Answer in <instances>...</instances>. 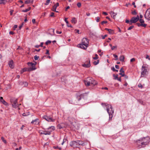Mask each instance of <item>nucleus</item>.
Instances as JSON below:
<instances>
[{
	"instance_id": "obj_1",
	"label": "nucleus",
	"mask_w": 150,
	"mask_h": 150,
	"mask_svg": "<svg viewBox=\"0 0 150 150\" xmlns=\"http://www.w3.org/2000/svg\"><path fill=\"white\" fill-rule=\"evenodd\" d=\"M150 142V139L148 137L141 138L136 141L137 144L139 148L145 147Z\"/></svg>"
},
{
	"instance_id": "obj_2",
	"label": "nucleus",
	"mask_w": 150,
	"mask_h": 150,
	"mask_svg": "<svg viewBox=\"0 0 150 150\" xmlns=\"http://www.w3.org/2000/svg\"><path fill=\"white\" fill-rule=\"evenodd\" d=\"M86 86H88L91 85L94 86L97 84V82L92 78L88 77L86 80L84 81Z\"/></svg>"
},
{
	"instance_id": "obj_3",
	"label": "nucleus",
	"mask_w": 150,
	"mask_h": 150,
	"mask_svg": "<svg viewBox=\"0 0 150 150\" xmlns=\"http://www.w3.org/2000/svg\"><path fill=\"white\" fill-rule=\"evenodd\" d=\"M89 44V40L86 38H84L82 40L81 43L79 44V47L83 49H86Z\"/></svg>"
},
{
	"instance_id": "obj_4",
	"label": "nucleus",
	"mask_w": 150,
	"mask_h": 150,
	"mask_svg": "<svg viewBox=\"0 0 150 150\" xmlns=\"http://www.w3.org/2000/svg\"><path fill=\"white\" fill-rule=\"evenodd\" d=\"M107 110L109 115V120H111L112 117V114L114 113L112 106L111 105H108L107 108Z\"/></svg>"
},
{
	"instance_id": "obj_5",
	"label": "nucleus",
	"mask_w": 150,
	"mask_h": 150,
	"mask_svg": "<svg viewBox=\"0 0 150 150\" xmlns=\"http://www.w3.org/2000/svg\"><path fill=\"white\" fill-rule=\"evenodd\" d=\"M10 102L12 106L14 108H16L18 105L17 103V99L14 98H12L10 99Z\"/></svg>"
},
{
	"instance_id": "obj_6",
	"label": "nucleus",
	"mask_w": 150,
	"mask_h": 150,
	"mask_svg": "<svg viewBox=\"0 0 150 150\" xmlns=\"http://www.w3.org/2000/svg\"><path fill=\"white\" fill-rule=\"evenodd\" d=\"M142 71L141 72V77H144L146 74V73L147 72L146 67L143 65L142 67Z\"/></svg>"
},
{
	"instance_id": "obj_7",
	"label": "nucleus",
	"mask_w": 150,
	"mask_h": 150,
	"mask_svg": "<svg viewBox=\"0 0 150 150\" xmlns=\"http://www.w3.org/2000/svg\"><path fill=\"white\" fill-rule=\"evenodd\" d=\"M144 17L146 19L148 20H150V8L146 10L144 15Z\"/></svg>"
},
{
	"instance_id": "obj_8",
	"label": "nucleus",
	"mask_w": 150,
	"mask_h": 150,
	"mask_svg": "<svg viewBox=\"0 0 150 150\" xmlns=\"http://www.w3.org/2000/svg\"><path fill=\"white\" fill-rule=\"evenodd\" d=\"M82 66L85 68H89L91 66L90 60L89 59L88 61L87 62H86L83 64H82Z\"/></svg>"
},
{
	"instance_id": "obj_9",
	"label": "nucleus",
	"mask_w": 150,
	"mask_h": 150,
	"mask_svg": "<svg viewBox=\"0 0 150 150\" xmlns=\"http://www.w3.org/2000/svg\"><path fill=\"white\" fill-rule=\"evenodd\" d=\"M27 64L29 66H31V67H30L29 68L30 70V71L34 70L36 69L35 68V64H34V63H32V62H28Z\"/></svg>"
},
{
	"instance_id": "obj_10",
	"label": "nucleus",
	"mask_w": 150,
	"mask_h": 150,
	"mask_svg": "<svg viewBox=\"0 0 150 150\" xmlns=\"http://www.w3.org/2000/svg\"><path fill=\"white\" fill-rule=\"evenodd\" d=\"M139 20V16L137 15L136 17H134L132 18L130 22H133V23H135L137 22Z\"/></svg>"
},
{
	"instance_id": "obj_11",
	"label": "nucleus",
	"mask_w": 150,
	"mask_h": 150,
	"mask_svg": "<svg viewBox=\"0 0 150 150\" xmlns=\"http://www.w3.org/2000/svg\"><path fill=\"white\" fill-rule=\"evenodd\" d=\"M51 132H52L51 130L50 131H46L40 130L39 131V132L40 134H44L45 135H50L51 134Z\"/></svg>"
},
{
	"instance_id": "obj_12",
	"label": "nucleus",
	"mask_w": 150,
	"mask_h": 150,
	"mask_svg": "<svg viewBox=\"0 0 150 150\" xmlns=\"http://www.w3.org/2000/svg\"><path fill=\"white\" fill-rule=\"evenodd\" d=\"M43 118L49 122H54L55 121V119H52L50 117L48 116H47L45 115L43 116Z\"/></svg>"
},
{
	"instance_id": "obj_13",
	"label": "nucleus",
	"mask_w": 150,
	"mask_h": 150,
	"mask_svg": "<svg viewBox=\"0 0 150 150\" xmlns=\"http://www.w3.org/2000/svg\"><path fill=\"white\" fill-rule=\"evenodd\" d=\"M77 141H73L70 143V146L74 148L77 147Z\"/></svg>"
},
{
	"instance_id": "obj_14",
	"label": "nucleus",
	"mask_w": 150,
	"mask_h": 150,
	"mask_svg": "<svg viewBox=\"0 0 150 150\" xmlns=\"http://www.w3.org/2000/svg\"><path fill=\"white\" fill-rule=\"evenodd\" d=\"M8 65L9 67L11 69H13L14 67V64L13 61L12 60H10L8 63Z\"/></svg>"
},
{
	"instance_id": "obj_15",
	"label": "nucleus",
	"mask_w": 150,
	"mask_h": 150,
	"mask_svg": "<svg viewBox=\"0 0 150 150\" xmlns=\"http://www.w3.org/2000/svg\"><path fill=\"white\" fill-rule=\"evenodd\" d=\"M38 119H36L35 120H33L31 122V123L32 124H34L35 125H38L39 124Z\"/></svg>"
},
{
	"instance_id": "obj_16",
	"label": "nucleus",
	"mask_w": 150,
	"mask_h": 150,
	"mask_svg": "<svg viewBox=\"0 0 150 150\" xmlns=\"http://www.w3.org/2000/svg\"><path fill=\"white\" fill-rule=\"evenodd\" d=\"M19 84L23 87H27L28 86V83L26 82H21Z\"/></svg>"
},
{
	"instance_id": "obj_17",
	"label": "nucleus",
	"mask_w": 150,
	"mask_h": 150,
	"mask_svg": "<svg viewBox=\"0 0 150 150\" xmlns=\"http://www.w3.org/2000/svg\"><path fill=\"white\" fill-rule=\"evenodd\" d=\"M105 30L108 31L109 33L110 34H113L114 33V31L112 30L107 28H105Z\"/></svg>"
},
{
	"instance_id": "obj_18",
	"label": "nucleus",
	"mask_w": 150,
	"mask_h": 150,
	"mask_svg": "<svg viewBox=\"0 0 150 150\" xmlns=\"http://www.w3.org/2000/svg\"><path fill=\"white\" fill-rule=\"evenodd\" d=\"M136 24L139 27L141 26L142 27H145L147 25V24H141V23H137Z\"/></svg>"
},
{
	"instance_id": "obj_19",
	"label": "nucleus",
	"mask_w": 150,
	"mask_h": 150,
	"mask_svg": "<svg viewBox=\"0 0 150 150\" xmlns=\"http://www.w3.org/2000/svg\"><path fill=\"white\" fill-rule=\"evenodd\" d=\"M77 144H79V145H81L82 146H83L84 145V143L82 141L78 140L77 141Z\"/></svg>"
},
{
	"instance_id": "obj_20",
	"label": "nucleus",
	"mask_w": 150,
	"mask_h": 150,
	"mask_svg": "<svg viewBox=\"0 0 150 150\" xmlns=\"http://www.w3.org/2000/svg\"><path fill=\"white\" fill-rule=\"evenodd\" d=\"M119 59L120 61L124 62L125 60L124 56L123 55L120 56L119 58Z\"/></svg>"
},
{
	"instance_id": "obj_21",
	"label": "nucleus",
	"mask_w": 150,
	"mask_h": 150,
	"mask_svg": "<svg viewBox=\"0 0 150 150\" xmlns=\"http://www.w3.org/2000/svg\"><path fill=\"white\" fill-rule=\"evenodd\" d=\"M110 13L111 14H112V17L115 19V16L117 15V13H115L113 12H112V11H111L110 12Z\"/></svg>"
},
{
	"instance_id": "obj_22",
	"label": "nucleus",
	"mask_w": 150,
	"mask_h": 150,
	"mask_svg": "<svg viewBox=\"0 0 150 150\" xmlns=\"http://www.w3.org/2000/svg\"><path fill=\"white\" fill-rule=\"evenodd\" d=\"M55 129V128L54 126H51V127H50L47 128V129L48 131H50L51 130L52 131L54 130Z\"/></svg>"
},
{
	"instance_id": "obj_23",
	"label": "nucleus",
	"mask_w": 150,
	"mask_h": 150,
	"mask_svg": "<svg viewBox=\"0 0 150 150\" xmlns=\"http://www.w3.org/2000/svg\"><path fill=\"white\" fill-rule=\"evenodd\" d=\"M71 21L72 23H76L77 21L76 20V18L75 17H73L72 18Z\"/></svg>"
},
{
	"instance_id": "obj_24",
	"label": "nucleus",
	"mask_w": 150,
	"mask_h": 150,
	"mask_svg": "<svg viewBox=\"0 0 150 150\" xmlns=\"http://www.w3.org/2000/svg\"><path fill=\"white\" fill-rule=\"evenodd\" d=\"M64 124L63 123L61 124H59L57 125V127L59 129H61L63 127Z\"/></svg>"
},
{
	"instance_id": "obj_25",
	"label": "nucleus",
	"mask_w": 150,
	"mask_h": 150,
	"mask_svg": "<svg viewBox=\"0 0 150 150\" xmlns=\"http://www.w3.org/2000/svg\"><path fill=\"white\" fill-rule=\"evenodd\" d=\"M57 7V6L54 5L53 7L52 10L53 11H55L56 12H58V11H56V9Z\"/></svg>"
},
{
	"instance_id": "obj_26",
	"label": "nucleus",
	"mask_w": 150,
	"mask_h": 150,
	"mask_svg": "<svg viewBox=\"0 0 150 150\" xmlns=\"http://www.w3.org/2000/svg\"><path fill=\"white\" fill-rule=\"evenodd\" d=\"M23 72H25L26 71H31L30 69H28L26 68H25L23 69Z\"/></svg>"
},
{
	"instance_id": "obj_27",
	"label": "nucleus",
	"mask_w": 150,
	"mask_h": 150,
	"mask_svg": "<svg viewBox=\"0 0 150 150\" xmlns=\"http://www.w3.org/2000/svg\"><path fill=\"white\" fill-rule=\"evenodd\" d=\"M1 139L2 141L4 142V144H6V141L4 139V138L3 137H1Z\"/></svg>"
},
{
	"instance_id": "obj_28",
	"label": "nucleus",
	"mask_w": 150,
	"mask_h": 150,
	"mask_svg": "<svg viewBox=\"0 0 150 150\" xmlns=\"http://www.w3.org/2000/svg\"><path fill=\"white\" fill-rule=\"evenodd\" d=\"M99 60H97L96 61H94L93 62V63L94 65H96L99 63Z\"/></svg>"
},
{
	"instance_id": "obj_29",
	"label": "nucleus",
	"mask_w": 150,
	"mask_h": 150,
	"mask_svg": "<svg viewBox=\"0 0 150 150\" xmlns=\"http://www.w3.org/2000/svg\"><path fill=\"white\" fill-rule=\"evenodd\" d=\"M1 102H2L4 104L6 105H8V104L4 100H2Z\"/></svg>"
},
{
	"instance_id": "obj_30",
	"label": "nucleus",
	"mask_w": 150,
	"mask_h": 150,
	"mask_svg": "<svg viewBox=\"0 0 150 150\" xmlns=\"http://www.w3.org/2000/svg\"><path fill=\"white\" fill-rule=\"evenodd\" d=\"M139 21L140 22V23L141 24H144V21L142 19H139Z\"/></svg>"
},
{
	"instance_id": "obj_31",
	"label": "nucleus",
	"mask_w": 150,
	"mask_h": 150,
	"mask_svg": "<svg viewBox=\"0 0 150 150\" xmlns=\"http://www.w3.org/2000/svg\"><path fill=\"white\" fill-rule=\"evenodd\" d=\"M31 2L30 0H26L25 1V4H28Z\"/></svg>"
},
{
	"instance_id": "obj_32",
	"label": "nucleus",
	"mask_w": 150,
	"mask_h": 150,
	"mask_svg": "<svg viewBox=\"0 0 150 150\" xmlns=\"http://www.w3.org/2000/svg\"><path fill=\"white\" fill-rule=\"evenodd\" d=\"M83 95L82 94H81L79 96H78L77 97V98L78 99V100L79 101L80 100H81V97L83 96Z\"/></svg>"
},
{
	"instance_id": "obj_33",
	"label": "nucleus",
	"mask_w": 150,
	"mask_h": 150,
	"mask_svg": "<svg viewBox=\"0 0 150 150\" xmlns=\"http://www.w3.org/2000/svg\"><path fill=\"white\" fill-rule=\"evenodd\" d=\"M95 57H93V58L95 60H96L98 59V55L97 54H95Z\"/></svg>"
},
{
	"instance_id": "obj_34",
	"label": "nucleus",
	"mask_w": 150,
	"mask_h": 150,
	"mask_svg": "<svg viewBox=\"0 0 150 150\" xmlns=\"http://www.w3.org/2000/svg\"><path fill=\"white\" fill-rule=\"evenodd\" d=\"M50 0H47L46 1V3L45 4V5H48L50 2Z\"/></svg>"
},
{
	"instance_id": "obj_35",
	"label": "nucleus",
	"mask_w": 150,
	"mask_h": 150,
	"mask_svg": "<svg viewBox=\"0 0 150 150\" xmlns=\"http://www.w3.org/2000/svg\"><path fill=\"white\" fill-rule=\"evenodd\" d=\"M132 14L133 15H136L137 14V13L136 12V10H134V11L132 12Z\"/></svg>"
},
{
	"instance_id": "obj_36",
	"label": "nucleus",
	"mask_w": 150,
	"mask_h": 150,
	"mask_svg": "<svg viewBox=\"0 0 150 150\" xmlns=\"http://www.w3.org/2000/svg\"><path fill=\"white\" fill-rule=\"evenodd\" d=\"M5 0H0V4H5L4 2Z\"/></svg>"
},
{
	"instance_id": "obj_37",
	"label": "nucleus",
	"mask_w": 150,
	"mask_h": 150,
	"mask_svg": "<svg viewBox=\"0 0 150 150\" xmlns=\"http://www.w3.org/2000/svg\"><path fill=\"white\" fill-rule=\"evenodd\" d=\"M39 57V56H38L37 55H35L34 56V58L35 60H37L38 59Z\"/></svg>"
},
{
	"instance_id": "obj_38",
	"label": "nucleus",
	"mask_w": 150,
	"mask_h": 150,
	"mask_svg": "<svg viewBox=\"0 0 150 150\" xmlns=\"http://www.w3.org/2000/svg\"><path fill=\"white\" fill-rule=\"evenodd\" d=\"M51 43V41L50 40H48L46 42L45 44L46 45H47L48 44Z\"/></svg>"
},
{
	"instance_id": "obj_39",
	"label": "nucleus",
	"mask_w": 150,
	"mask_h": 150,
	"mask_svg": "<svg viewBox=\"0 0 150 150\" xmlns=\"http://www.w3.org/2000/svg\"><path fill=\"white\" fill-rule=\"evenodd\" d=\"M113 76L114 77V79H118V75L117 74L116 75H115V74L113 75Z\"/></svg>"
},
{
	"instance_id": "obj_40",
	"label": "nucleus",
	"mask_w": 150,
	"mask_h": 150,
	"mask_svg": "<svg viewBox=\"0 0 150 150\" xmlns=\"http://www.w3.org/2000/svg\"><path fill=\"white\" fill-rule=\"evenodd\" d=\"M77 5L78 7L80 8L81 7V3L80 2L78 3L77 4Z\"/></svg>"
},
{
	"instance_id": "obj_41",
	"label": "nucleus",
	"mask_w": 150,
	"mask_h": 150,
	"mask_svg": "<svg viewBox=\"0 0 150 150\" xmlns=\"http://www.w3.org/2000/svg\"><path fill=\"white\" fill-rule=\"evenodd\" d=\"M113 56L115 58V60H117L118 59V56L117 55H115V54H113Z\"/></svg>"
},
{
	"instance_id": "obj_42",
	"label": "nucleus",
	"mask_w": 150,
	"mask_h": 150,
	"mask_svg": "<svg viewBox=\"0 0 150 150\" xmlns=\"http://www.w3.org/2000/svg\"><path fill=\"white\" fill-rule=\"evenodd\" d=\"M53 148L55 149H58L59 150L61 149V148L60 147L59 148L58 146H53Z\"/></svg>"
},
{
	"instance_id": "obj_43",
	"label": "nucleus",
	"mask_w": 150,
	"mask_h": 150,
	"mask_svg": "<svg viewBox=\"0 0 150 150\" xmlns=\"http://www.w3.org/2000/svg\"><path fill=\"white\" fill-rule=\"evenodd\" d=\"M117 47V46H113L112 47L111 49L112 50H113L115 48H116Z\"/></svg>"
},
{
	"instance_id": "obj_44",
	"label": "nucleus",
	"mask_w": 150,
	"mask_h": 150,
	"mask_svg": "<svg viewBox=\"0 0 150 150\" xmlns=\"http://www.w3.org/2000/svg\"><path fill=\"white\" fill-rule=\"evenodd\" d=\"M107 21H103L101 22V23L102 25H103L104 24L107 23Z\"/></svg>"
},
{
	"instance_id": "obj_45",
	"label": "nucleus",
	"mask_w": 150,
	"mask_h": 150,
	"mask_svg": "<svg viewBox=\"0 0 150 150\" xmlns=\"http://www.w3.org/2000/svg\"><path fill=\"white\" fill-rule=\"evenodd\" d=\"M138 87H139V88H143V86H142V85L141 84V83H139L138 85Z\"/></svg>"
},
{
	"instance_id": "obj_46",
	"label": "nucleus",
	"mask_w": 150,
	"mask_h": 150,
	"mask_svg": "<svg viewBox=\"0 0 150 150\" xmlns=\"http://www.w3.org/2000/svg\"><path fill=\"white\" fill-rule=\"evenodd\" d=\"M96 20L97 22H99L100 21V18L99 17H96Z\"/></svg>"
},
{
	"instance_id": "obj_47",
	"label": "nucleus",
	"mask_w": 150,
	"mask_h": 150,
	"mask_svg": "<svg viewBox=\"0 0 150 150\" xmlns=\"http://www.w3.org/2000/svg\"><path fill=\"white\" fill-rule=\"evenodd\" d=\"M134 27V26L133 25L129 27L128 28V30H130L132 29Z\"/></svg>"
},
{
	"instance_id": "obj_48",
	"label": "nucleus",
	"mask_w": 150,
	"mask_h": 150,
	"mask_svg": "<svg viewBox=\"0 0 150 150\" xmlns=\"http://www.w3.org/2000/svg\"><path fill=\"white\" fill-rule=\"evenodd\" d=\"M66 141H67L66 139H64L63 140V141L62 142V145H63V144H64V143Z\"/></svg>"
},
{
	"instance_id": "obj_49",
	"label": "nucleus",
	"mask_w": 150,
	"mask_h": 150,
	"mask_svg": "<svg viewBox=\"0 0 150 150\" xmlns=\"http://www.w3.org/2000/svg\"><path fill=\"white\" fill-rule=\"evenodd\" d=\"M120 73H124V71L123 70V68H122L120 69Z\"/></svg>"
},
{
	"instance_id": "obj_50",
	"label": "nucleus",
	"mask_w": 150,
	"mask_h": 150,
	"mask_svg": "<svg viewBox=\"0 0 150 150\" xmlns=\"http://www.w3.org/2000/svg\"><path fill=\"white\" fill-rule=\"evenodd\" d=\"M135 60V59L134 58H133L131 59L130 62H133Z\"/></svg>"
},
{
	"instance_id": "obj_51",
	"label": "nucleus",
	"mask_w": 150,
	"mask_h": 150,
	"mask_svg": "<svg viewBox=\"0 0 150 150\" xmlns=\"http://www.w3.org/2000/svg\"><path fill=\"white\" fill-rule=\"evenodd\" d=\"M17 25H15L13 27V30H16V29L17 28Z\"/></svg>"
},
{
	"instance_id": "obj_52",
	"label": "nucleus",
	"mask_w": 150,
	"mask_h": 150,
	"mask_svg": "<svg viewBox=\"0 0 150 150\" xmlns=\"http://www.w3.org/2000/svg\"><path fill=\"white\" fill-rule=\"evenodd\" d=\"M67 19H68V18H65V22L67 24H68L69 23H68V21L67 20Z\"/></svg>"
},
{
	"instance_id": "obj_53",
	"label": "nucleus",
	"mask_w": 150,
	"mask_h": 150,
	"mask_svg": "<svg viewBox=\"0 0 150 150\" xmlns=\"http://www.w3.org/2000/svg\"><path fill=\"white\" fill-rule=\"evenodd\" d=\"M45 54H48V55L50 54V53H49V51L48 50H46V52L45 53Z\"/></svg>"
},
{
	"instance_id": "obj_54",
	"label": "nucleus",
	"mask_w": 150,
	"mask_h": 150,
	"mask_svg": "<svg viewBox=\"0 0 150 150\" xmlns=\"http://www.w3.org/2000/svg\"><path fill=\"white\" fill-rule=\"evenodd\" d=\"M54 13L53 12H52L51 13L50 16L51 17H53L54 16Z\"/></svg>"
},
{
	"instance_id": "obj_55",
	"label": "nucleus",
	"mask_w": 150,
	"mask_h": 150,
	"mask_svg": "<svg viewBox=\"0 0 150 150\" xmlns=\"http://www.w3.org/2000/svg\"><path fill=\"white\" fill-rule=\"evenodd\" d=\"M107 35H105L104 36H102V38L103 39H104L107 36Z\"/></svg>"
},
{
	"instance_id": "obj_56",
	"label": "nucleus",
	"mask_w": 150,
	"mask_h": 150,
	"mask_svg": "<svg viewBox=\"0 0 150 150\" xmlns=\"http://www.w3.org/2000/svg\"><path fill=\"white\" fill-rule=\"evenodd\" d=\"M28 10H27V9H26L25 10H23L22 11L23 12H27L28 11Z\"/></svg>"
},
{
	"instance_id": "obj_57",
	"label": "nucleus",
	"mask_w": 150,
	"mask_h": 150,
	"mask_svg": "<svg viewBox=\"0 0 150 150\" xmlns=\"http://www.w3.org/2000/svg\"><path fill=\"white\" fill-rule=\"evenodd\" d=\"M103 14H104V15L105 16H107L108 15V13H107L105 12H103Z\"/></svg>"
},
{
	"instance_id": "obj_58",
	"label": "nucleus",
	"mask_w": 150,
	"mask_h": 150,
	"mask_svg": "<svg viewBox=\"0 0 150 150\" xmlns=\"http://www.w3.org/2000/svg\"><path fill=\"white\" fill-rule=\"evenodd\" d=\"M32 22L33 23H35V19H32Z\"/></svg>"
},
{
	"instance_id": "obj_59",
	"label": "nucleus",
	"mask_w": 150,
	"mask_h": 150,
	"mask_svg": "<svg viewBox=\"0 0 150 150\" xmlns=\"http://www.w3.org/2000/svg\"><path fill=\"white\" fill-rule=\"evenodd\" d=\"M132 4L134 5V8H136V6L135 5V3L134 2H133L132 3Z\"/></svg>"
},
{
	"instance_id": "obj_60",
	"label": "nucleus",
	"mask_w": 150,
	"mask_h": 150,
	"mask_svg": "<svg viewBox=\"0 0 150 150\" xmlns=\"http://www.w3.org/2000/svg\"><path fill=\"white\" fill-rule=\"evenodd\" d=\"M13 12V10H11V11H10V15H12Z\"/></svg>"
},
{
	"instance_id": "obj_61",
	"label": "nucleus",
	"mask_w": 150,
	"mask_h": 150,
	"mask_svg": "<svg viewBox=\"0 0 150 150\" xmlns=\"http://www.w3.org/2000/svg\"><path fill=\"white\" fill-rule=\"evenodd\" d=\"M9 34H10L13 35L14 34V33L13 31H11L9 32Z\"/></svg>"
},
{
	"instance_id": "obj_62",
	"label": "nucleus",
	"mask_w": 150,
	"mask_h": 150,
	"mask_svg": "<svg viewBox=\"0 0 150 150\" xmlns=\"http://www.w3.org/2000/svg\"><path fill=\"white\" fill-rule=\"evenodd\" d=\"M130 22V21H129V20H126L125 21V22L127 23H129Z\"/></svg>"
},
{
	"instance_id": "obj_63",
	"label": "nucleus",
	"mask_w": 150,
	"mask_h": 150,
	"mask_svg": "<svg viewBox=\"0 0 150 150\" xmlns=\"http://www.w3.org/2000/svg\"><path fill=\"white\" fill-rule=\"evenodd\" d=\"M111 69L113 71H115V68L114 67H111Z\"/></svg>"
},
{
	"instance_id": "obj_64",
	"label": "nucleus",
	"mask_w": 150,
	"mask_h": 150,
	"mask_svg": "<svg viewBox=\"0 0 150 150\" xmlns=\"http://www.w3.org/2000/svg\"><path fill=\"white\" fill-rule=\"evenodd\" d=\"M115 67L117 69H119V66L117 65H116L115 66Z\"/></svg>"
}]
</instances>
